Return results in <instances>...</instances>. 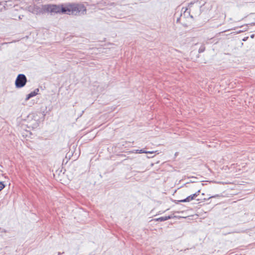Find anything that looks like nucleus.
Masks as SVG:
<instances>
[{"label": "nucleus", "instance_id": "nucleus-1", "mask_svg": "<svg viewBox=\"0 0 255 255\" xmlns=\"http://www.w3.org/2000/svg\"><path fill=\"white\" fill-rule=\"evenodd\" d=\"M46 12L52 13H62L67 14L81 15L86 13L87 9L83 4L65 3L59 5L44 4Z\"/></svg>", "mask_w": 255, "mask_h": 255}, {"label": "nucleus", "instance_id": "nucleus-2", "mask_svg": "<svg viewBox=\"0 0 255 255\" xmlns=\"http://www.w3.org/2000/svg\"><path fill=\"white\" fill-rule=\"evenodd\" d=\"M28 10L35 14H39L46 12L44 9V4L41 6L38 5H30L27 7Z\"/></svg>", "mask_w": 255, "mask_h": 255}, {"label": "nucleus", "instance_id": "nucleus-3", "mask_svg": "<svg viewBox=\"0 0 255 255\" xmlns=\"http://www.w3.org/2000/svg\"><path fill=\"white\" fill-rule=\"evenodd\" d=\"M27 82V78L23 74H18L15 81V87L17 88L23 87Z\"/></svg>", "mask_w": 255, "mask_h": 255}, {"label": "nucleus", "instance_id": "nucleus-4", "mask_svg": "<svg viewBox=\"0 0 255 255\" xmlns=\"http://www.w3.org/2000/svg\"><path fill=\"white\" fill-rule=\"evenodd\" d=\"M200 192V189H199L195 193L188 196L186 198H185L183 200H180V202H189V201L194 199L196 197H197L199 195Z\"/></svg>", "mask_w": 255, "mask_h": 255}, {"label": "nucleus", "instance_id": "nucleus-5", "mask_svg": "<svg viewBox=\"0 0 255 255\" xmlns=\"http://www.w3.org/2000/svg\"><path fill=\"white\" fill-rule=\"evenodd\" d=\"M171 218H172V217L170 216L161 217L159 218L155 219V220L157 221L163 222V221L168 220V219H170Z\"/></svg>", "mask_w": 255, "mask_h": 255}, {"label": "nucleus", "instance_id": "nucleus-6", "mask_svg": "<svg viewBox=\"0 0 255 255\" xmlns=\"http://www.w3.org/2000/svg\"><path fill=\"white\" fill-rule=\"evenodd\" d=\"M156 151H146L144 149H140V150H136V152L135 153H150V154H152V153H154V152H155Z\"/></svg>", "mask_w": 255, "mask_h": 255}, {"label": "nucleus", "instance_id": "nucleus-7", "mask_svg": "<svg viewBox=\"0 0 255 255\" xmlns=\"http://www.w3.org/2000/svg\"><path fill=\"white\" fill-rule=\"evenodd\" d=\"M35 96V94H34V92H31V93H30L29 94H28L27 96H26V98L25 99V100L26 101H27L29 99H30L32 97H33Z\"/></svg>", "mask_w": 255, "mask_h": 255}, {"label": "nucleus", "instance_id": "nucleus-8", "mask_svg": "<svg viewBox=\"0 0 255 255\" xmlns=\"http://www.w3.org/2000/svg\"><path fill=\"white\" fill-rule=\"evenodd\" d=\"M205 47L204 45L201 46L199 49V53H202L204 51Z\"/></svg>", "mask_w": 255, "mask_h": 255}, {"label": "nucleus", "instance_id": "nucleus-9", "mask_svg": "<svg viewBox=\"0 0 255 255\" xmlns=\"http://www.w3.org/2000/svg\"><path fill=\"white\" fill-rule=\"evenodd\" d=\"M5 187L4 184L2 182H0V191L2 190Z\"/></svg>", "mask_w": 255, "mask_h": 255}, {"label": "nucleus", "instance_id": "nucleus-10", "mask_svg": "<svg viewBox=\"0 0 255 255\" xmlns=\"http://www.w3.org/2000/svg\"><path fill=\"white\" fill-rule=\"evenodd\" d=\"M39 89L37 88V89H35L33 91V92H34V94H35V96H36V95L38 94V93L39 92Z\"/></svg>", "mask_w": 255, "mask_h": 255}, {"label": "nucleus", "instance_id": "nucleus-11", "mask_svg": "<svg viewBox=\"0 0 255 255\" xmlns=\"http://www.w3.org/2000/svg\"><path fill=\"white\" fill-rule=\"evenodd\" d=\"M39 89L37 88V89H35L33 91V92H34V94H35V96H36V95L38 94V93L39 92Z\"/></svg>", "mask_w": 255, "mask_h": 255}, {"label": "nucleus", "instance_id": "nucleus-12", "mask_svg": "<svg viewBox=\"0 0 255 255\" xmlns=\"http://www.w3.org/2000/svg\"><path fill=\"white\" fill-rule=\"evenodd\" d=\"M1 231H0V233H6L7 231L4 229H0Z\"/></svg>", "mask_w": 255, "mask_h": 255}, {"label": "nucleus", "instance_id": "nucleus-13", "mask_svg": "<svg viewBox=\"0 0 255 255\" xmlns=\"http://www.w3.org/2000/svg\"><path fill=\"white\" fill-rule=\"evenodd\" d=\"M248 37H245V38H244L243 39V40L244 41H246V40H247V39H248Z\"/></svg>", "mask_w": 255, "mask_h": 255}, {"label": "nucleus", "instance_id": "nucleus-14", "mask_svg": "<svg viewBox=\"0 0 255 255\" xmlns=\"http://www.w3.org/2000/svg\"><path fill=\"white\" fill-rule=\"evenodd\" d=\"M180 17L178 18L177 19L176 22H180Z\"/></svg>", "mask_w": 255, "mask_h": 255}, {"label": "nucleus", "instance_id": "nucleus-15", "mask_svg": "<svg viewBox=\"0 0 255 255\" xmlns=\"http://www.w3.org/2000/svg\"><path fill=\"white\" fill-rule=\"evenodd\" d=\"M62 254H64V252H63ZM61 254H62V253H61L60 252L58 253V255H60Z\"/></svg>", "mask_w": 255, "mask_h": 255}, {"label": "nucleus", "instance_id": "nucleus-16", "mask_svg": "<svg viewBox=\"0 0 255 255\" xmlns=\"http://www.w3.org/2000/svg\"><path fill=\"white\" fill-rule=\"evenodd\" d=\"M254 37V34H253V35H251V37L252 38H253Z\"/></svg>", "mask_w": 255, "mask_h": 255}, {"label": "nucleus", "instance_id": "nucleus-17", "mask_svg": "<svg viewBox=\"0 0 255 255\" xmlns=\"http://www.w3.org/2000/svg\"><path fill=\"white\" fill-rule=\"evenodd\" d=\"M0 229H1V228H0Z\"/></svg>", "mask_w": 255, "mask_h": 255}]
</instances>
